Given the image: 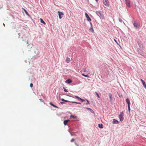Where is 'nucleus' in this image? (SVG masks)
Masks as SVG:
<instances>
[{"label":"nucleus","mask_w":146,"mask_h":146,"mask_svg":"<svg viewBox=\"0 0 146 146\" xmlns=\"http://www.w3.org/2000/svg\"><path fill=\"white\" fill-rule=\"evenodd\" d=\"M96 1L98 2V0H96Z\"/></svg>","instance_id":"ea45409f"},{"label":"nucleus","mask_w":146,"mask_h":146,"mask_svg":"<svg viewBox=\"0 0 146 146\" xmlns=\"http://www.w3.org/2000/svg\"><path fill=\"white\" fill-rule=\"evenodd\" d=\"M82 75L83 76H84L86 77H88V78H89V76L88 75H85L84 74H82Z\"/></svg>","instance_id":"dca6fc26"},{"label":"nucleus","mask_w":146,"mask_h":146,"mask_svg":"<svg viewBox=\"0 0 146 146\" xmlns=\"http://www.w3.org/2000/svg\"><path fill=\"white\" fill-rule=\"evenodd\" d=\"M75 97L77 99H78L79 98V97H78L77 96H75Z\"/></svg>","instance_id":"473e14b6"},{"label":"nucleus","mask_w":146,"mask_h":146,"mask_svg":"<svg viewBox=\"0 0 146 146\" xmlns=\"http://www.w3.org/2000/svg\"><path fill=\"white\" fill-rule=\"evenodd\" d=\"M33 86V84L32 83H31L30 84V86L31 87H32Z\"/></svg>","instance_id":"a878e982"},{"label":"nucleus","mask_w":146,"mask_h":146,"mask_svg":"<svg viewBox=\"0 0 146 146\" xmlns=\"http://www.w3.org/2000/svg\"><path fill=\"white\" fill-rule=\"evenodd\" d=\"M39 101L40 102H43V101L42 99H39Z\"/></svg>","instance_id":"e433bc0d"},{"label":"nucleus","mask_w":146,"mask_h":146,"mask_svg":"<svg viewBox=\"0 0 146 146\" xmlns=\"http://www.w3.org/2000/svg\"><path fill=\"white\" fill-rule=\"evenodd\" d=\"M70 121L69 120H64V124L65 125H66L67 123Z\"/></svg>","instance_id":"1a4fd4ad"},{"label":"nucleus","mask_w":146,"mask_h":146,"mask_svg":"<svg viewBox=\"0 0 146 146\" xmlns=\"http://www.w3.org/2000/svg\"><path fill=\"white\" fill-rule=\"evenodd\" d=\"M96 94L97 95V97L98 98H100V97L99 96V95L98 94V93L96 92Z\"/></svg>","instance_id":"5701e85b"},{"label":"nucleus","mask_w":146,"mask_h":146,"mask_svg":"<svg viewBox=\"0 0 146 146\" xmlns=\"http://www.w3.org/2000/svg\"><path fill=\"white\" fill-rule=\"evenodd\" d=\"M90 23V24L91 25V26H92V29H90V30H91V31L92 32H94V30L92 28V24L91 23Z\"/></svg>","instance_id":"412c9836"},{"label":"nucleus","mask_w":146,"mask_h":146,"mask_svg":"<svg viewBox=\"0 0 146 146\" xmlns=\"http://www.w3.org/2000/svg\"><path fill=\"white\" fill-rule=\"evenodd\" d=\"M142 84H143V86H144V88L145 89H146V84L145 82H144L142 83Z\"/></svg>","instance_id":"f3484780"},{"label":"nucleus","mask_w":146,"mask_h":146,"mask_svg":"<svg viewBox=\"0 0 146 146\" xmlns=\"http://www.w3.org/2000/svg\"><path fill=\"white\" fill-rule=\"evenodd\" d=\"M108 96L110 98V102H111L113 100V97L112 94L110 93L109 94H108Z\"/></svg>","instance_id":"0eeeda50"},{"label":"nucleus","mask_w":146,"mask_h":146,"mask_svg":"<svg viewBox=\"0 0 146 146\" xmlns=\"http://www.w3.org/2000/svg\"><path fill=\"white\" fill-rule=\"evenodd\" d=\"M141 80L142 82V83H143L144 82H145V81H144V80L142 79H141Z\"/></svg>","instance_id":"2f4dec72"},{"label":"nucleus","mask_w":146,"mask_h":146,"mask_svg":"<svg viewBox=\"0 0 146 146\" xmlns=\"http://www.w3.org/2000/svg\"><path fill=\"white\" fill-rule=\"evenodd\" d=\"M126 6L130 8L131 7L129 0H125Z\"/></svg>","instance_id":"7ed1b4c3"},{"label":"nucleus","mask_w":146,"mask_h":146,"mask_svg":"<svg viewBox=\"0 0 146 146\" xmlns=\"http://www.w3.org/2000/svg\"><path fill=\"white\" fill-rule=\"evenodd\" d=\"M114 41L116 42V43L118 44V45H119V44H118V42H117V41H116V40H115V39H114Z\"/></svg>","instance_id":"c756f323"},{"label":"nucleus","mask_w":146,"mask_h":146,"mask_svg":"<svg viewBox=\"0 0 146 146\" xmlns=\"http://www.w3.org/2000/svg\"><path fill=\"white\" fill-rule=\"evenodd\" d=\"M72 82V80L70 79H68L66 81V82L67 83H68V84H70Z\"/></svg>","instance_id":"9d476101"},{"label":"nucleus","mask_w":146,"mask_h":146,"mask_svg":"<svg viewBox=\"0 0 146 146\" xmlns=\"http://www.w3.org/2000/svg\"><path fill=\"white\" fill-rule=\"evenodd\" d=\"M3 25H4V26H5V24H3Z\"/></svg>","instance_id":"c03bdc74"},{"label":"nucleus","mask_w":146,"mask_h":146,"mask_svg":"<svg viewBox=\"0 0 146 146\" xmlns=\"http://www.w3.org/2000/svg\"><path fill=\"white\" fill-rule=\"evenodd\" d=\"M119 21L120 22H122V20L121 19H119Z\"/></svg>","instance_id":"cd10ccee"},{"label":"nucleus","mask_w":146,"mask_h":146,"mask_svg":"<svg viewBox=\"0 0 146 146\" xmlns=\"http://www.w3.org/2000/svg\"><path fill=\"white\" fill-rule=\"evenodd\" d=\"M128 111H129V112H130V106H128Z\"/></svg>","instance_id":"4be33fe9"},{"label":"nucleus","mask_w":146,"mask_h":146,"mask_svg":"<svg viewBox=\"0 0 146 146\" xmlns=\"http://www.w3.org/2000/svg\"><path fill=\"white\" fill-rule=\"evenodd\" d=\"M71 103H76V104H78V103L76 102H72Z\"/></svg>","instance_id":"c85d7f7f"},{"label":"nucleus","mask_w":146,"mask_h":146,"mask_svg":"<svg viewBox=\"0 0 146 146\" xmlns=\"http://www.w3.org/2000/svg\"><path fill=\"white\" fill-rule=\"evenodd\" d=\"M83 71H84V72H86V68H83Z\"/></svg>","instance_id":"393cba45"},{"label":"nucleus","mask_w":146,"mask_h":146,"mask_svg":"<svg viewBox=\"0 0 146 146\" xmlns=\"http://www.w3.org/2000/svg\"><path fill=\"white\" fill-rule=\"evenodd\" d=\"M40 22L44 24H46V23H45L44 21L43 20L41 19V18H40Z\"/></svg>","instance_id":"f8f14e48"},{"label":"nucleus","mask_w":146,"mask_h":146,"mask_svg":"<svg viewBox=\"0 0 146 146\" xmlns=\"http://www.w3.org/2000/svg\"><path fill=\"white\" fill-rule=\"evenodd\" d=\"M60 103L62 104H64V102H60Z\"/></svg>","instance_id":"4c0bfd02"},{"label":"nucleus","mask_w":146,"mask_h":146,"mask_svg":"<svg viewBox=\"0 0 146 146\" xmlns=\"http://www.w3.org/2000/svg\"><path fill=\"white\" fill-rule=\"evenodd\" d=\"M57 13H58L59 19H62L64 15V14L62 12L59 11H58Z\"/></svg>","instance_id":"f03ea898"},{"label":"nucleus","mask_w":146,"mask_h":146,"mask_svg":"<svg viewBox=\"0 0 146 146\" xmlns=\"http://www.w3.org/2000/svg\"><path fill=\"white\" fill-rule=\"evenodd\" d=\"M133 25L134 26L137 28H139V25L137 23L134 22Z\"/></svg>","instance_id":"423d86ee"},{"label":"nucleus","mask_w":146,"mask_h":146,"mask_svg":"<svg viewBox=\"0 0 146 146\" xmlns=\"http://www.w3.org/2000/svg\"><path fill=\"white\" fill-rule=\"evenodd\" d=\"M113 120H114V121H113V123H118V121L117 120H115V119H114Z\"/></svg>","instance_id":"a211bd4d"},{"label":"nucleus","mask_w":146,"mask_h":146,"mask_svg":"<svg viewBox=\"0 0 146 146\" xmlns=\"http://www.w3.org/2000/svg\"><path fill=\"white\" fill-rule=\"evenodd\" d=\"M70 117H72L74 119H76L77 118V117L75 115H70Z\"/></svg>","instance_id":"ddd939ff"},{"label":"nucleus","mask_w":146,"mask_h":146,"mask_svg":"<svg viewBox=\"0 0 146 146\" xmlns=\"http://www.w3.org/2000/svg\"><path fill=\"white\" fill-rule=\"evenodd\" d=\"M122 113H121L119 115V118L121 121H123L124 119L123 115L122 114Z\"/></svg>","instance_id":"20e7f679"},{"label":"nucleus","mask_w":146,"mask_h":146,"mask_svg":"<svg viewBox=\"0 0 146 146\" xmlns=\"http://www.w3.org/2000/svg\"><path fill=\"white\" fill-rule=\"evenodd\" d=\"M61 100L63 101H64V102H69L70 101H68V100H64V99H61Z\"/></svg>","instance_id":"aec40b11"},{"label":"nucleus","mask_w":146,"mask_h":146,"mask_svg":"<svg viewBox=\"0 0 146 146\" xmlns=\"http://www.w3.org/2000/svg\"><path fill=\"white\" fill-rule=\"evenodd\" d=\"M126 101L127 104H128V106H130V101L129 100L128 98L126 99Z\"/></svg>","instance_id":"6e6552de"},{"label":"nucleus","mask_w":146,"mask_h":146,"mask_svg":"<svg viewBox=\"0 0 146 146\" xmlns=\"http://www.w3.org/2000/svg\"><path fill=\"white\" fill-rule=\"evenodd\" d=\"M85 16L86 18L87 19V20L88 21H91V19L90 18L89 16L86 13H85Z\"/></svg>","instance_id":"39448f33"},{"label":"nucleus","mask_w":146,"mask_h":146,"mask_svg":"<svg viewBox=\"0 0 146 146\" xmlns=\"http://www.w3.org/2000/svg\"><path fill=\"white\" fill-rule=\"evenodd\" d=\"M80 100L82 102H83L84 101H85V100H83V99H82V100Z\"/></svg>","instance_id":"f704fd0d"},{"label":"nucleus","mask_w":146,"mask_h":146,"mask_svg":"<svg viewBox=\"0 0 146 146\" xmlns=\"http://www.w3.org/2000/svg\"><path fill=\"white\" fill-rule=\"evenodd\" d=\"M86 101H87V103L86 104H89L90 103H89V102L88 101V100H86Z\"/></svg>","instance_id":"7c9ffc66"},{"label":"nucleus","mask_w":146,"mask_h":146,"mask_svg":"<svg viewBox=\"0 0 146 146\" xmlns=\"http://www.w3.org/2000/svg\"><path fill=\"white\" fill-rule=\"evenodd\" d=\"M98 15L99 14L101 16H102V14L100 12H98Z\"/></svg>","instance_id":"72a5a7b5"},{"label":"nucleus","mask_w":146,"mask_h":146,"mask_svg":"<svg viewBox=\"0 0 146 146\" xmlns=\"http://www.w3.org/2000/svg\"><path fill=\"white\" fill-rule=\"evenodd\" d=\"M64 91L65 92H68V91L64 87H63Z\"/></svg>","instance_id":"b1692460"},{"label":"nucleus","mask_w":146,"mask_h":146,"mask_svg":"<svg viewBox=\"0 0 146 146\" xmlns=\"http://www.w3.org/2000/svg\"><path fill=\"white\" fill-rule=\"evenodd\" d=\"M88 109H90V108H87Z\"/></svg>","instance_id":"37998d69"},{"label":"nucleus","mask_w":146,"mask_h":146,"mask_svg":"<svg viewBox=\"0 0 146 146\" xmlns=\"http://www.w3.org/2000/svg\"><path fill=\"white\" fill-rule=\"evenodd\" d=\"M98 127L100 128H103V125L102 124H98Z\"/></svg>","instance_id":"2eb2a0df"},{"label":"nucleus","mask_w":146,"mask_h":146,"mask_svg":"<svg viewBox=\"0 0 146 146\" xmlns=\"http://www.w3.org/2000/svg\"><path fill=\"white\" fill-rule=\"evenodd\" d=\"M103 3L104 5V7H106L109 6V3L108 0H103Z\"/></svg>","instance_id":"f257e3e1"},{"label":"nucleus","mask_w":146,"mask_h":146,"mask_svg":"<svg viewBox=\"0 0 146 146\" xmlns=\"http://www.w3.org/2000/svg\"><path fill=\"white\" fill-rule=\"evenodd\" d=\"M52 106L55 107V108H58V107H57V106H56L54 105V104H53L52 102H50L49 103Z\"/></svg>","instance_id":"9b49d317"},{"label":"nucleus","mask_w":146,"mask_h":146,"mask_svg":"<svg viewBox=\"0 0 146 146\" xmlns=\"http://www.w3.org/2000/svg\"><path fill=\"white\" fill-rule=\"evenodd\" d=\"M139 45L140 46V47H141V44H140V45L139 44Z\"/></svg>","instance_id":"79ce46f5"},{"label":"nucleus","mask_w":146,"mask_h":146,"mask_svg":"<svg viewBox=\"0 0 146 146\" xmlns=\"http://www.w3.org/2000/svg\"><path fill=\"white\" fill-rule=\"evenodd\" d=\"M74 140H75V139H74L73 138V139H72L71 140V142H73Z\"/></svg>","instance_id":"bb28decb"},{"label":"nucleus","mask_w":146,"mask_h":146,"mask_svg":"<svg viewBox=\"0 0 146 146\" xmlns=\"http://www.w3.org/2000/svg\"><path fill=\"white\" fill-rule=\"evenodd\" d=\"M78 104H81V103H78Z\"/></svg>","instance_id":"a19ab883"},{"label":"nucleus","mask_w":146,"mask_h":146,"mask_svg":"<svg viewBox=\"0 0 146 146\" xmlns=\"http://www.w3.org/2000/svg\"><path fill=\"white\" fill-rule=\"evenodd\" d=\"M23 9V10H24V11H25V13L27 15H28V12H27V11L24 9L23 8H22Z\"/></svg>","instance_id":"6ab92c4d"},{"label":"nucleus","mask_w":146,"mask_h":146,"mask_svg":"<svg viewBox=\"0 0 146 146\" xmlns=\"http://www.w3.org/2000/svg\"><path fill=\"white\" fill-rule=\"evenodd\" d=\"M26 42L27 43V44H28V40H27Z\"/></svg>","instance_id":"58836bf2"},{"label":"nucleus","mask_w":146,"mask_h":146,"mask_svg":"<svg viewBox=\"0 0 146 146\" xmlns=\"http://www.w3.org/2000/svg\"><path fill=\"white\" fill-rule=\"evenodd\" d=\"M77 99L78 100H82V99L80 97H79V98L78 99Z\"/></svg>","instance_id":"c9c22d12"},{"label":"nucleus","mask_w":146,"mask_h":146,"mask_svg":"<svg viewBox=\"0 0 146 146\" xmlns=\"http://www.w3.org/2000/svg\"><path fill=\"white\" fill-rule=\"evenodd\" d=\"M70 58H66V62L67 63H68L70 62Z\"/></svg>","instance_id":"4468645a"}]
</instances>
